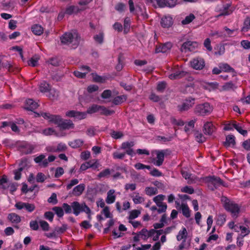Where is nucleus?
Segmentation results:
<instances>
[{"mask_svg":"<svg viewBox=\"0 0 250 250\" xmlns=\"http://www.w3.org/2000/svg\"><path fill=\"white\" fill-rule=\"evenodd\" d=\"M220 68L222 71L225 72H232L235 73L234 69L227 63L222 64L220 66Z\"/></svg>","mask_w":250,"mask_h":250,"instance_id":"obj_47","label":"nucleus"},{"mask_svg":"<svg viewBox=\"0 0 250 250\" xmlns=\"http://www.w3.org/2000/svg\"><path fill=\"white\" fill-rule=\"evenodd\" d=\"M59 217H62L64 214L63 210L62 208L59 207H55L52 208Z\"/></svg>","mask_w":250,"mask_h":250,"instance_id":"obj_53","label":"nucleus"},{"mask_svg":"<svg viewBox=\"0 0 250 250\" xmlns=\"http://www.w3.org/2000/svg\"><path fill=\"white\" fill-rule=\"evenodd\" d=\"M99 112L101 114L106 116L110 115L114 113L113 110H110L104 106L100 105Z\"/></svg>","mask_w":250,"mask_h":250,"instance_id":"obj_36","label":"nucleus"},{"mask_svg":"<svg viewBox=\"0 0 250 250\" xmlns=\"http://www.w3.org/2000/svg\"><path fill=\"white\" fill-rule=\"evenodd\" d=\"M181 209L184 216L188 218L190 216V212L189 208L187 204H182Z\"/></svg>","mask_w":250,"mask_h":250,"instance_id":"obj_35","label":"nucleus"},{"mask_svg":"<svg viewBox=\"0 0 250 250\" xmlns=\"http://www.w3.org/2000/svg\"><path fill=\"white\" fill-rule=\"evenodd\" d=\"M41 116H42L44 119L48 120L50 123L54 124L58 126L62 119L60 115H52L49 113L46 112L41 113Z\"/></svg>","mask_w":250,"mask_h":250,"instance_id":"obj_6","label":"nucleus"},{"mask_svg":"<svg viewBox=\"0 0 250 250\" xmlns=\"http://www.w3.org/2000/svg\"><path fill=\"white\" fill-rule=\"evenodd\" d=\"M100 105L97 104H93L90 106L87 110L86 114H93L97 112H99Z\"/></svg>","mask_w":250,"mask_h":250,"instance_id":"obj_39","label":"nucleus"},{"mask_svg":"<svg viewBox=\"0 0 250 250\" xmlns=\"http://www.w3.org/2000/svg\"><path fill=\"white\" fill-rule=\"evenodd\" d=\"M145 192L147 195L152 196L157 193V189L154 187H146Z\"/></svg>","mask_w":250,"mask_h":250,"instance_id":"obj_42","label":"nucleus"},{"mask_svg":"<svg viewBox=\"0 0 250 250\" xmlns=\"http://www.w3.org/2000/svg\"><path fill=\"white\" fill-rule=\"evenodd\" d=\"M156 230L154 229H151L148 230L146 229H143L139 231V235H141V238L144 240H147L148 238L151 237L155 234Z\"/></svg>","mask_w":250,"mask_h":250,"instance_id":"obj_12","label":"nucleus"},{"mask_svg":"<svg viewBox=\"0 0 250 250\" xmlns=\"http://www.w3.org/2000/svg\"><path fill=\"white\" fill-rule=\"evenodd\" d=\"M126 100V96L125 95L118 96L114 98L112 100V103L115 105L121 104Z\"/></svg>","mask_w":250,"mask_h":250,"instance_id":"obj_34","label":"nucleus"},{"mask_svg":"<svg viewBox=\"0 0 250 250\" xmlns=\"http://www.w3.org/2000/svg\"><path fill=\"white\" fill-rule=\"evenodd\" d=\"M165 196L162 194L158 195L156 196H155L153 198L154 202L156 204V205L158 204H161L163 203L162 202V201L164 200Z\"/></svg>","mask_w":250,"mask_h":250,"instance_id":"obj_56","label":"nucleus"},{"mask_svg":"<svg viewBox=\"0 0 250 250\" xmlns=\"http://www.w3.org/2000/svg\"><path fill=\"white\" fill-rule=\"evenodd\" d=\"M196 45V42H195L187 41L182 44L181 47V50L182 52H184L185 53L188 51H191L193 50Z\"/></svg>","mask_w":250,"mask_h":250,"instance_id":"obj_16","label":"nucleus"},{"mask_svg":"<svg viewBox=\"0 0 250 250\" xmlns=\"http://www.w3.org/2000/svg\"><path fill=\"white\" fill-rule=\"evenodd\" d=\"M45 155L42 154L39 156L36 157L34 158V160L35 162L37 164H39L40 166V164L43 162V161L45 159Z\"/></svg>","mask_w":250,"mask_h":250,"instance_id":"obj_60","label":"nucleus"},{"mask_svg":"<svg viewBox=\"0 0 250 250\" xmlns=\"http://www.w3.org/2000/svg\"><path fill=\"white\" fill-rule=\"evenodd\" d=\"M172 47V44L170 42H167L164 44L161 45L159 46H157L155 49L156 53H166Z\"/></svg>","mask_w":250,"mask_h":250,"instance_id":"obj_21","label":"nucleus"},{"mask_svg":"<svg viewBox=\"0 0 250 250\" xmlns=\"http://www.w3.org/2000/svg\"><path fill=\"white\" fill-rule=\"evenodd\" d=\"M182 176L186 180H188V183L191 184L193 183L194 179L191 176V174L188 172L186 169H182L181 171Z\"/></svg>","mask_w":250,"mask_h":250,"instance_id":"obj_25","label":"nucleus"},{"mask_svg":"<svg viewBox=\"0 0 250 250\" xmlns=\"http://www.w3.org/2000/svg\"><path fill=\"white\" fill-rule=\"evenodd\" d=\"M83 141L81 139H76L69 142L68 144L72 148H78L83 146Z\"/></svg>","mask_w":250,"mask_h":250,"instance_id":"obj_32","label":"nucleus"},{"mask_svg":"<svg viewBox=\"0 0 250 250\" xmlns=\"http://www.w3.org/2000/svg\"><path fill=\"white\" fill-rule=\"evenodd\" d=\"M45 180V175L42 173L39 172L37 174L36 176V181L39 183H42Z\"/></svg>","mask_w":250,"mask_h":250,"instance_id":"obj_64","label":"nucleus"},{"mask_svg":"<svg viewBox=\"0 0 250 250\" xmlns=\"http://www.w3.org/2000/svg\"><path fill=\"white\" fill-rule=\"evenodd\" d=\"M135 168L137 170L143 169L146 168L147 169H150L151 167L150 166L146 165L141 163H138L134 165Z\"/></svg>","mask_w":250,"mask_h":250,"instance_id":"obj_54","label":"nucleus"},{"mask_svg":"<svg viewBox=\"0 0 250 250\" xmlns=\"http://www.w3.org/2000/svg\"><path fill=\"white\" fill-rule=\"evenodd\" d=\"M8 219L12 223L16 224L19 223L21 221V217L15 213L9 214Z\"/></svg>","mask_w":250,"mask_h":250,"instance_id":"obj_26","label":"nucleus"},{"mask_svg":"<svg viewBox=\"0 0 250 250\" xmlns=\"http://www.w3.org/2000/svg\"><path fill=\"white\" fill-rule=\"evenodd\" d=\"M165 6L169 7H174L177 2V0H163Z\"/></svg>","mask_w":250,"mask_h":250,"instance_id":"obj_59","label":"nucleus"},{"mask_svg":"<svg viewBox=\"0 0 250 250\" xmlns=\"http://www.w3.org/2000/svg\"><path fill=\"white\" fill-rule=\"evenodd\" d=\"M40 57L39 56L35 55L30 59L28 61V65L33 67L36 66L38 65V62Z\"/></svg>","mask_w":250,"mask_h":250,"instance_id":"obj_45","label":"nucleus"},{"mask_svg":"<svg viewBox=\"0 0 250 250\" xmlns=\"http://www.w3.org/2000/svg\"><path fill=\"white\" fill-rule=\"evenodd\" d=\"M226 221V216L225 214H219L216 220V223L218 225L222 226L224 224Z\"/></svg>","mask_w":250,"mask_h":250,"instance_id":"obj_44","label":"nucleus"},{"mask_svg":"<svg viewBox=\"0 0 250 250\" xmlns=\"http://www.w3.org/2000/svg\"><path fill=\"white\" fill-rule=\"evenodd\" d=\"M191 67L196 70L202 69L205 65L204 60L202 58H195L190 62Z\"/></svg>","mask_w":250,"mask_h":250,"instance_id":"obj_9","label":"nucleus"},{"mask_svg":"<svg viewBox=\"0 0 250 250\" xmlns=\"http://www.w3.org/2000/svg\"><path fill=\"white\" fill-rule=\"evenodd\" d=\"M82 71H84L81 72L78 71H75L74 72V75L79 78H84L86 74L91 71V69L89 66L83 65L80 67Z\"/></svg>","mask_w":250,"mask_h":250,"instance_id":"obj_18","label":"nucleus"},{"mask_svg":"<svg viewBox=\"0 0 250 250\" xmlns=\"http://www.w3.org/2000/svg\"><path fill=\"white\" fill-rule=\"evenodd\" d=\"M195 121L191 120L189 121L187 125L185 126L184 130L186 132L189 133L190 131L192 130L194 126Z\"/></svg>","mask_w":250,"mask_h":250,"instance_id":"obj_48","label":"nucleus"},{"mask_svg":"<svg viewBox=\"0 0 250 250\" xmlns=\"http://www.w3.org/2000/svg\"><path fill=\"white\" fill-rule=\"evenodd\" d=\"M223 88L224 90H229L230 89H233L234 88H235L236 86L232 82H228L224 85Z\"/></svg>","mask_w":250,"mask_h":250,"instance_id":"obj_58","label":"nucleus"},{"mask_svg":"<svg viewBox=\"0 0 250 250\" xmlns=\"http://www.w3.org/2000/svg\"><path fill=\"white\" fill-rule=\"evenodd\" d=\"M131 197L134 203L135 204H141L145 201L144 198L141 196L138 192H134Z\"/></svg>","mask_w":250,"mask_h":250,"instance_id":"obj_28","label":"nucleus"},{"mask_svg":"<svg viewBox=\"0 0 250 250\" xmlns=\"http://www.w3.org/2000/svg\"><path fill=\"white\" fill-rule=\"evenodd\" d=\"M250 29V17H247L244 21L242 31L247 32Z\"/></svg>","mask_w":250,"mask_h":250,"instance_id":"obj_43","label":"nucleus"},{"mask_svg":"<svg viewBox=\"0 0 250 250\" xmlns=\"http://www.w3.org/2000/svg\"><path fill=\"white\" fill-rule=\"evenodd\" d=\"M38 106V104L32 99H29L25 101V108L27 110L33 111L36 109Z\"/></svg>","mask_w":250,"mask_h":250,"instance_id":"obj_19","label":"nucleus"},{"mask_svg":"<svg viewBox=\"0 0 250 250\" xmlns=\"http://www.w3.org/2000/svg\"><path fill=\"white\" fill-rule=\"evenodd\" d=\"M181 191L184 193H187L189 194H191L194 193V189L191 186H185L181 188Z\"/></svg>","mask_w":250,"mask_h":250,"instance_id":"obj_51","label":"nucleus"},{"mask_svg":"<svg viewBox=\"0 0 250 250\" xmlns=\"http://www.w3.org/2000/svg\"><path fill=\"white\" fill-rule=\"evenodd\" d=\"M141 213V212L137 209L131 210L129 213L128 219L131 220L137 218Z\"/></svg>","mask_w":250,"mask_h":250,"instance_id":"obj_52","label":"nucleus"},{"mask_svg":"<svg viewBox=\"0 0 250 250\" xmlns=\"http://www.w3.org/2000/svg\"><path fill=\"white\" fill-rule=\"evenodd\" d=\"M55 159V157L53 155H50L48 157L47 159H44L40 164V166L45 167L48 166L49 162H52Z\"/></svg>","mask_w":250,"mask_h":250,"instance_id":"obj_46","label":"nucleus"},{"mask_svg":"<svg viewBox=\"0 0 250 250\" xmlns=\"http://www.w3.org/2000/svg\"><path fill=\"white\" fill-rule=\"evenodd\" d=\"M229 6H230L229 4H227L225 6H224L222 12H221V13L217 17H218L222 16H227L230 14L232 11L229 9Z\"/></svg>","mask_w":250,"mask_h":250,"instance_id":"obj_49","label":"nucleus"},{"mask_svg":"<svg viewBox=\"0 0 250 250\" xmlns=\"http://www.w3.org/2000/svg\"><path fill=\"white\" fill-rule=\"evenodd\" d=\"M71 206L73 212L76 216H78L82 212H84L88 215V218L91 219V210L85 203L80 204L75 201L71 203Z\"/></svg>","mask_w":250,"mask_h":250,"instance_id":"obj_3","label":"nucleus"},{"mask_svg":"<svg viewBox=\"0 0 250 250\" xmlns=\"http://www.w3.org/2000/svg\"><path fill=\"white\" fill-rule=\"evenodd\" d=\"M111 174V170L109 168H105L101 171L97 175V178L99 179H101L102 178H108Z\"/></svg>","mask_w":250,"mask_h":250,"instance_id":"obj_30","label":"nucleus"},{"mask_svg":"<svg viewBox=\"0 0 250 250\" xmlns=\"http://www.w3.org/2000/svg\"><path fill=\"white\" fill-rule=\"evenodd\" d=\"M194 99L189 98L186 99L182 104L178 105V109L181 112L187 111L194 104Z\"/></svg>","mask_w":250,"mask_h":250,"instance_id":"obj_7","label":"nucleus"},{"mask_svg":"<svg viewBox=\"0 0 250 250\" xmlns=\"http://www.w3.org/2000/svg\"><path fill=\"white\" fill-rule=\"evenodd\" d=\"M194 136L196 141L199 143H203L205 141V138L203 135L199 131H194Z\"/></svg>","mask_w":250,"mask_h":250,"instance_id":"obj_41","label":"nucleus"},{"mask_svg":"<svg viewBox=\"0 0 250 250\" xmlns=\"http://www.w3.org/2000/svg\"><path fill=\"white\" fill-rule=\"evenodd\" d=\"M48 92L47 96L52 100H56L59 97V92L54 88H50Z\"/></svg>","mask_w":250,"mask_h":250,"instance_id":"obj_33","label":"nucleus"},{"mask_svg":"<svg viewBox=\"0 0 250 250\" xmlns=\"http://www.w3.org/2000/svg\"><path fill=\"white\" fill-rule=\"evenodd\" d=\"M9 184L7 176L3 175L0 179V189L5 191L9 188Z\"/></svg>","mask_w":250,"mask_h":250,"instance_id":"obj_24","label":"nucleus"},{"mask_svg":"<svg viewBox=\"0 0 250 250\" xmlns=\"http://www.w3.org/2000/svg\"><path fill=\"white\" fill-rule=\"evenodd\" d=\"M115 190L110 189L107 193V197L105 202L107 204H110L113 203L116 199V195H115Z\"/></svg>","mask_w":250,"mask_h":250,"instance_id":"obj_23","label":"nucleus"},{"mask_svg":"<svg viewBox=\"0 0 250 250\" xmlns=\"http://www.w3.org/2000/svg\"><path fill=\"white\" fill-rule=\"evenodd\" d=\"M59 127L62 129H70L74 128V125L71 120L62 119Z\"/></svg>","mask_w":250,"mask_h":250,"instance_id":"obj_17","label":"nucleus"},{"mask_svg":"<svg viewBox=\"0 0 250 250\" xmlns=\"http://www.w3.org/2000/svg\"><path fill=\"white\" fill-rule=\"evenodd\" d=\"M167 150L156 151V160L153 162L154 165L156 166H161L164 161L165 155Z\"/></svg>","mask_w":250,"mask_h":250,"instance_id":"obj_11","label":"nucleus"},{"mask_svg":"<svg viewBox=\"0 0 250 250\" xmlns=\"http://www.w3.org/2000/svg\"><path fill=\"white\" fill-rule=\"evenodd\" d=\"M235 144V137L232 135H229L226 137L224 145L226 146H233Z\"/></svg>","mask_w":250,"mask_h":250,"instance_id":"obj_29","label":"nucleus"},{"mask_svg":"<svg viewBox=\"0 0 250 250\" xmlns=\"http://www.w3.org/2000/svg\"><path fill=\"white\" fill-rule=\"evenodd\" d=\"M79 183V180L77 179H73L66 185V189H71L72 187L77 185Z\"/></svg>","mask_w":250,"mask_h":250,"instance_id":"obj_61","label":"nucleus"},{"mask_svg":"<svg viewBox=\"0 0 250 250\" xmlns=\"http://www.w3.org/2000/svg\"><path fill=\"white\" fill-rule=\"evenodd\" d=\"M206 180L208 183L209 188L211 190H214L223 184V181L218 177H207L206 178Z\"/></svg>","mask_w":250,"mask_h":250,"instance_id":"obj_5","label":"nucleus"},{"mask_svg":"<svg viewBox=\"0 0 250 250\" xmlns=\"http://www.w3.org/2000/svg\"><path fill=\"white\" fill-rule=\"evenodd\" d=\"M215 130V127L211 122H208L204 124V131L206 134L210 135Z\"/></svg>","mask_w":250,"mask_h":250,"instance_id":"obj_22","label":"nucleus"},{"mask_svg":"<svg viewBox=\"0 0 250 250\" xmlns=\"http://www.w3.org/2000/svg\"><path fill=\"white\" fill-rule=\"evenodd\" d=\"M221 202L225 209L231 213L232 217L235 218L238 217L240 211V207L238 204L225 196L222 197Z\"/></svg>","mask_w":250,"mask_h":250,"instance_id":"obj_1","label":"nucleus"},{"mask_svg":"<svg viewBox=\"0 0 250 250\" xmlns=\"http://www.w3.org/2000/svg\"><path fill=\"white\" fill-rule=\"evenodd\" d=\"M93 81L97 83H104L105 79L100 76L97 75L96 74H92Z\"/></svg>","mask_w":250,"mask_h":250,"instance_id":"obj_57","label":"nucleus"},{"mask_svg":"<svg viewBox=\"0 0 250 250\" xmlns=\"http://www.w3.org/2000/svg\"><path fill=\"white\" fill-rule=\"evenodd\" d=\"M173 23L172 18L170 16H166L162 18L161 25L163 28H168Z\"/></svg>","mask_w":250,"mask_h":250,"instance_id":"obj_15","label":"nucleus"},{"mask_svg":"<svg viewBox=\"0 0 250 250\" xmlns=\"http://www.w3.org/2000/svg\"><path fill=\"white\" fill-rule=\"evenodd\" d=\"M212 109V107L208 103H205L197 105L194 109V112L198 115L206 116L210 114Z\"/></svg>","mask_w":250,"mask_h":250,"instance_id":"obj_4","label":"nucleus"},{"mask_svg":"<svg viewBox=\"0 0 250 250\" xmlns=\"http://www.w3.org/2000/svg\"><path fill=\"white\" fill-rule=\"evenodd\" d=\"M157 206L159 207L157 210V212L159 213H162L166 211L167 208V205L166 203H163L157 205Z\"/></svg>","mask_w":250,"mask_h":250,"instance_id":"obj_62","label":"nucleus"},{"mask_svg":"<svg viewBox=\"0 0 250 250\" xmlns=\"http://www.w3.org/2000/svg\"><path fill=\"white\" fill-rule=\"evenodd\" d=\"M39 88L41 92L45 93L49 91L50 87L48 83L45 82H43L40 84Z\"/></svg>","mask_w":250,"mask_h":250,"instance_id":"obj_38","label":"nucleus"},{"mask_svg":"<svg viewBox=\"0 0 250 250\" xmlns=\"http://www.w3.org/2000/svg\"><path fill=\"white\" fill-rule=\"evenodd\" d=\"M65 115L69 117H74L79 120H82L86 118V113L84 112L70 110L66 112Z\"/></svg>","mask_w":250,"mask_h":250,"instance_id":"obj_10","label":"nucleus"},{"mask_svg":"<svg viewBox=\"0 0 250 250\" xmlns=\"http://www.w3.org/2000/svg\"><path fill=\"white\" fill-rule=\"evenodd\" d=\"M187 74L186 71H183L182 69H178L169 75L168 78L171 80L179 79L185 77Z\"/></svg>","mask_w":250,"mask_h":250,"instance_id":"obj_13","label":"nucleus"},{"mask_svg":"<svg viewBox=\"0 0 250 250\" xmlns=\"http://www.w3.org/2000/svg\"><path fill=\"white\" fill-rule=\"evenodd\" d=\"M134 145L133 142H125L122 144L121 148L123 150H126L130 148Z\"/></svg>","mask_w":250,"mask_h":250,"instance_id":"obj_50","label":"nucleus"},{"mask_svg":"<svg viewBox=\"0 0 250 250\" xmlns=\"http://www.w3.org/2000/svg\"><path fill=\"white\" fill-rule=\"evenodd\" d=\"M40 225L43 231H48L49 229V224L43 220H41L39 221Z\"/></svg>","mask_w":250,"mask_h":250,"instance_id":"obj_55","label":"nucleus"},{"mask_svg":"<svg viewBox=\"0 0 250 250\" xmlns=\"http://www.w3.org/2000/svg\"><path fill=\"white\" fill-rule=\"evenodd\" d=\"M195 18V16L193 14H190L189 15L186 16L182 21V24L183 25L188 24L192 21Z\"/></svg>","mask_w":250,"mask_h":250,"instance_id":"obj_37","label":"nucleus"},{"mask_svg":"<svg viewBox=\"0 0 250 250\" xmlns=\"http://www.w3.org/2000/svg\"><path fill=\"white\" fill-rule=\"evenodd\" d=\"M61 39L62 43L71 45L74 48L78 46L80 42V37L76 32L65 33Z\"/></svg>","mask_w":250,"mask_h":250,"instance_id":"obj_2","label":"nucleus"},{"mask_svg":"<svg viewBox=\"0 0 250 250\" xmlns=\"http://www.w3.org/2000/svg\"><path fill=\"white\" fill-rule=\"evenodd\" d=\"M111 135L112 137L114 139H118L123 137L124 134L121 131H113L111 132Z\"/></svg>","mask_w":250,"mask_h":250,"instance_id":"obj_63","label":"nucleus"},{"mask_svg":"<svg viewBox=\"0 0 250 250\" xmlns=\"http://www.w3.org/2000/svg\"><path fill=\"white\" fill-rule=\"evenodd\" d=\"M15 207L17 209L19 210L25 209L28 212H32L35 209L34 204L22 202H17L15 204Z\"/></svg>","mask_w":250,"mask_h":250,"instance_id":"obj_8","label":"nucleus"},{"mask_svg":"<svg viewBox=\"0 0 250 250\" xmlns=\"http://www.w3.org/2000/svg\"><path fill=\"white\" fill-rule=\"evenodd\" d=\"M32 32L36 35H41L43 33V28L40 25L35 24L31 28Z\"/></svg>","mask_w":250,"mask_h":250,"instance_id":"obj_31","label":"nucleus"},{"mask_svg":"<svg viewBox=\"0 0 250 250\" xmlns=\"http://www.w3.org/2000/svg\"><path fill=\"white\" fill-rule=\"evenodd\" d=\"M233 126L237 131H238L242 135L244 136L247 135V131L246 130L242 129L241 126L239 125V124H237L235 121L233 122Z\"/></svg>","mask_w":250,"mask_h":250,"instance_id":"obj_40","label":"nucleus"},{"mask_svg":"<svg viewBox=\"0 0 250 250\" xmlns=\"http://www.w3.org/2000/svg\"><path fill=\"white\" fill-rule=\"evenodd\" d=\"M20 151L24 154L31 153L34 149V146L30 144L26 143H23L19 146Z\"/></svg>","mask_w":250,"mask_h":250,"instance_id":"obj_14","label":"nucleus"},{"mask_svg":"<svg viewBox=\"0 0 250 250\" xmlns=\"http://www.w3.org/2000/svg\"><path fill=\"white\" fill-rule=\"evenodd\" d=\"M85 185L80 184L76 186L72 190V193L74 196H79L82 194L85 189Z\"/></svg>","mask_w":250,"mask_h":250,"instance_id":"obj_20","label":"nucleus"},{"mask_svg":"<svg viewBox=\"0 0 250 250\" xmlns=\"http://www.w3.org/2000/svg\"><path fill=\"white\" fill-rule=\"evenodd\" d=\"M187 236L188 232L187 229L185 227H183L182 229L179 231L176 236V239L178 241H180L182 239H184V242H185Z\"/></svg>","mask_w":250,"mask_h":250,"instance_id":"obj_27","label":"nucleus"}]
</instances>
